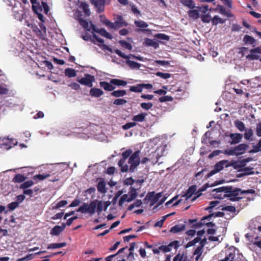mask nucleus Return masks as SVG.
Wrapping results in <instances>:
<instances>
[{"mask_svg": "<svg viewBox=\"0 0 261 261\" xmlns=\"http://www.w3.org/2000/svg\"><path fill=\"white\" fill-rule=\"evenodd\" d=\"M221 191H225L226 197L231 201H238L243 198V195L245 194H254L255 191L253 189L242 190L239 188L232 186H223L220 189Z\"/></svg>", "mask_w": 261, "mask_h": 261, "instance_id": "nucleus-1", "label": "nucleus"}, {"mask_svg": "<svg viewBox=\"0 0 261 261\" xmlns=\"http://www.w3.org/2000/svg\"><path fill=\"white\" fill-rule=\"evenodd\" d=\"M103 204L102 201L98 200H94L91 201L89 204L84 202L79 207L76 212H81L82 214L88 213L90 215H92L95 213L96 208L97 212L100 213L103 210V208H104Z\"/></svg>", "mask_w": 261, "mask_h": 261, "instance_id": "nucleus-2", "label": "nucleus"}, {"mask_svg": "<svg viewBox=\"0 0 261 261\" xmlns=\"http://www.w3.org/2000/svg\"><path fill=\"white\" fill-rule=\"evenodd\" d=\"M140 154V151L139 150L132 153L128 158L127 162L128 164H129V166L127 164H125L124 166L122 167L121 172H134L141 163Z\"/></svg>", "mask_w": 261, "mask_h": 261, "instance_id": "nucleus-3", "label": "nucleus"}, {"mask_svg": "<svg viewBox=\"0 0 261 261\" xmlns=\"http://www.w3.org/2000/svg\"><path fill=\"white\" fill-rule=\"evenodd\" d=\"M224 215V213L221 212H218L216 213H213L209 214L207 216H205L203 217L200 220V222H197L196 219H189V222L191 224H192V227L194 228H200L202 226L203 224L205 223V220L210 219L213 216L216 217H222Z\"/></svg>", "mask_w": 261, "mask_h": 261, "instance_id": "nucleus-4", "label": "nucleus"}, {"mask_svg": "<svg viewBox=\"0 0 261 261\" xmlns=\"http://www.w3.org/2000/svg\"><path fill=\"white\" fill-rule=\"evenodd\" d=\"M232 166L228 160H223L217 163L214 166L213 169L212 170L206 175V178H209L216 173L222 170L224 167L227 168Z\"/></svg>", "mask_w": 261, "mask_h": 261, "instance_id": "nucleus-5", "label": "nucleus"}, {"mask_svg": "<svg viewBox=\"0 0 261 261\" xmlns=\"http://www.w3.org/2000/svg\"><path fill=\"white\" fill-rule=\"evenodd\" d=\"M103 23L107 26H108L109 28L114 29H117L122 27L123 26L126 27L127 25V23L123 21V18L121 16H119L117 20L114 23L111 22L108 19H105V20L103 21Z\"/></svg>", "mask_w": 261, "mask_h": 261, "instance_id": "nucleus-6", "label": "nucleus"}, {"mask_svg": "<svg viewBox=\"0 0 261 261\" xmlns=\"http://www.w3.org/2000/svg\"><path fill=\"white\" fill-rule=\"evenodd\" d=\"M76 81L81 85L88 87H92L93 86L92 82L94 81V77L89 74H85L84 77L82 78L77 77Z\"/></svg>", "mask_w": 261, "mask_h": 261, "instance_id": "nucleus-7", "label": "nucleus"}, {"mask_svg": "<svg viewBox=\"0 0 261 261\" xmlns=\"http://www.w3.org/2000/svg\"><path fill=\"white\" fill-rule=\"evenodd\" d=\"M162 196V193L160 192L155 194V192H148L144 198V200L150 201V206H152L155 204Z\"/></svg>", "mask_w": 261, "mask_h": 261, "instance_id": "nucleus-8", "label": "nucleus"}, {"mask_svg": "<svg viewBox=\"0 0 261 261\" xmlns=\"http://www.w3.org/2000/svg\"><path fill=\"white\" fill-rule=\"evenodd\" d=\"M250 54L246 56V59L249 60H258L259 58V56L256 54H261V45L258 47H254L249 50Z\"/></svg>", "mask_w": 261, "mask_h": 261, "instance_id": "nucleus-9", "label": "nucleus"}, {"mask_svg": "<svg viewBox=\"0 0 261 261\" xmlns=\"http://www.w3.org/2000/svg\"><path fill=\"white\" fill-rule=\"evenodd\" d=\"M242 41L244 45L251 46L252 47H254L258 44L257 40L249 35H245Z\"/></svg>", "mask_w": 261, "mask_h": 261, "instance_id": "nucleus-10", "label": "nucleus"}, {"mask_svg": "<svg viewBox=\"0 0 261 261\" xmlns=\"http://www.w3.org/2000/svg\"><path fill=\"white\" fill-rule=\"evenodd\" d=\"M132 154V150L130 149H127L124 152L122 153V158L119 161L118 165L120 168L121 171L122 167L124 166L125 164L126 160L130 157Z\"/></svg>", "mask_w": 261, "mask_h": 261, "instance_id": "nucleus-11", "label": "nucleus"}, {"mask_svg": "<svg viewBox=\"0 0 261 261\" xmlns=\"http://www.w3.org/2000/svg\"><path fill=\"white\" fill-rule=\"evenodd\" d=\"M114 53H116L117 55H118L120 57H121L125 59H129L130 58H132L133 59H136V60H139L140 61H144V58L143 57L137 56L136 55H132V54H129V55H126L118 49H115Z\"/></svg>", "mask_w": 261, "mask_h": 261, "instance_id": "nucleus-12", "label": "nucleus"}, {"mask_svg": "<svg viewBox=\"0 0 261 261\" xmlns=\"http://www.w3.org/2000/svg\"><path fill=\"white\" fill-rule=\"evenodd\" d=\"M226 136H229L231 141H229V143L231 145L236 144L240 143L242 139L243 136L239 133L230 134L229 135H226Z\"/></svg>", "mask_w": 261, "mask_h": 261, "instance_id": "nucleus-13", "label": "nucleus"}, {"mask_svg": "<svg viewBox=\"0 0 261 261\" xmlns=\"http://www.w3.org/2000/svg\"><path fill=\"white\" fill-rule=\"evenodd\" d=\"M91 3L94 4L97 13H100L104 11L105 0H93Z\"/></svg>", "mask_w": 261, "mask_h": 261, "instance_id": "nucleus-14", "label": "nucleus"}, {"mask_svg": "<svg viewBox=\"0 0 261 261\" xmlns=\"http://www.w3.org/2000/svg\"><path fill=\"white\" fill-rule=\"evenodd\" d=\"M222 187H219L216 189H214L212 191V194L215 198H218L220 199H223L224 198H226V193L225 191H221V189Z\"/></svg>", "mask_w": 261, "mask_h": 261, "instance_id": "nucleus-15", "label": "nucleus"}, {"mask_svg": "<svg viewBox=\"0 0 261 261\" xmlns=\"http://www.w3.org/2000/svg\"><path fill=\"white\" fill-rule=\"evenodd\" d=\"M25 24L32 29L34 32H35L37 36L39 37L40 38H44V34H43L42 31L38 28L37 25L35 24H32L29 23L28 21H25Z\"/></svg>", "mask_w": 261, "mask_h": 261, "instance_id": "nucleus-16", "label": "nucleus"}, {"mask_svg": "<svg viewBox=\"0 0 261 261\" xmlns=\"http://www.w3.org/2000/svg\"><path fill=\"white\" fill-rule=\"evenodd\" d=\"M248 148V145L246 144H240L234 147L236 151V155H241L244 153L245 150Z\"/></svg>", "mask_w": 261, "mask_h": 261, "instance_id": "nucleus-17", "label": "nucleus"}, {"mask_svg": "<svg viewBox=\"0 0 261 261\" xmlns=\"http://www.w3.org/2000/svg\"><path fill=\"white\" fill-rule=\"evenodd\" d=\"M139 190V187L135 186V187H131L130 191L128 192L129 199L128 202H130L135 199L138 196L137 191Z\"/></svg>", "mask_w": 261, "mask_h": 261, "instance_id": "nucleus-18", "label": "nucleus"}, {"mask_svg": "<svg viewBox=\"0 0 261 261\" xmlns=\"http://www.w3.org/2000/svg\"><path fill=\"white\" fill-rule=\"evenodd\" d=\"M196 190L197 186L196 185H192L188 188L186 192L182 195V197H185L186 200H188L194 194Z\"/></svg>", "mask_w": 261, "mask_h": 261, "instance_id": "nucleus-19", "label": "nucleus"}, {"mask_svg": "<svg viewBox=\"0 0 261 261\" xmlns=\"http://www.w3.org/2000/svg\"><path fill=\"white\" fill-rule=\"evenodd\" d=\"M186 228L185 224H179L173 226L169 232L173 233H177L184 230Z\"/></svg>", "mask_w": 261, "mask_h": 261, "instance_id": "nucleus-20", "label": "nucleus"}, {"mask_svg": "<svg viewBox=\"0 0 261 261\" xmlns=\"http://www.w3.org/2000/svg\"><path fill=\"white\" fill-rule=\"evenodd\" d=\"M103 94V91L98 88H93L90 90V95L94 97H99Z\"/></svg>", "mask_w": 261, "mask_h": 261, "instance_id": "nucleus-21", "label": "nucleus"}, {"mask_svg": "<svg viewBox=\"0 0 261 261\" xmlns=\"http://www.w3.org/2000/svg\"><path fill=\"white\" fill-rule=\"evenodd\" d=\"M146 113H141L133 117L132 120L135 122H142L145 121Z\"/></svg>", "mask_w": 261, "mask_h": 261, "instance_id": "nucleus-22", "label": "nucleus"}, {"mask_svg": "<svg viewBox=\"0 0 261 261\" xmlns=\"http://www.w3.org/2000/svg\"><path fill=\"white\" fill-rule=\"evenodd\" d=\"M100 86L103 88L106 91H112L115 89V87L112 85L111 83H109L107 82H100L99 83Z\"/></svg>", "mask_w": 261, "mask_h": 261, "instance_id": "nucleus-23", "label": "nucleus"}, {"mask_svg": "<svg viewBox=\"0 0 261 261\" xmlns=\"http://www.w3.org/2000/svg\"><path fill=\"white\" fill-rule=\"evenodd\" d=\"M126 64L132 69H139L141 66V64L133 61L129 60L128 59H126Z\"/></svg>", "mask_w": 261, "mask_h": 261, "instance_id": "nucleus-24", "label": "nucleus"}, {"mask_svg": "<svg viewBox=\"0 0 261 261\" xmlns=\"http://www.w3.org/2000/svg\"><path fill=\"white\" fill-rule=\"evenodd\" d=\"M180 3L185 6L193 9L196 7L195 3L193 0H180Z\"/></svg>", "mask_w": 261, "mask_h": 261, "instance_id": "nucleus-25", "label": "nucleus"}, {"mask_svg": "<svg viewBox=\"0 0 261 261\" xmlns=\"http://www.w3.org/2000/svg\"><path fill=\"white\" fill-rule=\"evenodd\" d=\"M238 171H243L244 175H245L246 176L253 175L254 174L253 168L251 167L250 166L245 167L243 169H240L238 170Z\"/></svg>", "mask_w": 261, "mask_h": 261, "instance_id": "nucleus-26", "label": "nucleus"}, {"mask_svg": "<svg viewBox=\"0 0 261 261\" xmlns=\"http://www.w3.org/2000/svg\"><path fill=\"white\" fill-rule=\"evenodd\" d=\"M189 16L194 20L197 19L200 17L199 10H190L188 11Z\"/></svg>", "mask_w": 261, "mask_h": 261, "instance_id": "nucleus-27", "label": "nucleus"}, {"mask_svg": "<svg viewBox=\"0 0 261 261\" xmlns=\"http://www.w3.org/2000/svg\"><path fill=\"white\" fill-rule=\"evenodd\" d=\"M67 245V243L66 242H62L60 243H53L50 244L47 247V249H53L57 248H60L62 247H65Z\"/></svg>", "mask_w": 261, "mask_h": 261, "instance_id": "nucleus-28", "label": "nucleus"}, {"mask_svg": "<svg viewBox=\"0 0 261 261\" xmlns=\"http://www.w3.org/2000/svg\"><path fill=\"white\" fill-rule=\"evenodd\" d=\"M65 75L69 78L74 77L76 75V72L75 69L68 68L65 70Z\"/></svg>", "mask_w": 261, "mask_h": 261, "instance_id": "nucleus-29", "label": "nucleus"}, {"mask_svg": "<svg viewBox=\"0 0 261 261\" xmlns=\"http://www.w3.org/2000/svg\"><path fill=\"white\" fill-rule=\"evenodd\" d=\"M126 94V91L124 90H118L113 91L111 93V95L116 97H122Z\"/></svg>", "mask_w": 261, "mask_h": 261, "instance_id": "nucleus-30", "label": "nucleus"}, {"mask_svg": "<svg viewBox=\"0 0 261 261\" xmlns=\"http://www.w3.org/2000/svg\"><path fill=\"white\" fill-rule=\"evenodd\" d=\"M111 84H112L117 86H125L127 85V82L124 80L117 79H113L110 80Z\"/></svg>", "mask_w": 261, "mask_h": 261, "instance_id": "nucleus-31", "label": "nucleus"}, {"mask_svg": "<svg viewBox=\"0 0 261 261\" xmlns=\"http://www.w3.org/2000/svg\"><path fill=\"white\" fill-rule=\"evenodd\" d=\"M26 177L21 174H17L13 178L12 181L14 183H20L24 181Z\"/></svg>", "mask_w": 261, "mask_h": 261, "instance_id": "nucleus-32", "label": "nucleus"}, {"mask_svg": "<svg viewBox=\"0 0 261 261\" xmlns=\"http://www.w3.org/2000/svg\"><path fill=\"white\" fill-rule=\"evenodd\" d=\"M145 43L146 46H152L155 48H156L159 47V43L151 39H146L145 40Z\"/></svg>", "mask_w": 261, "mask_h": 261, "instance_id": "nucleus-33", "label": "nucleus"}, {"mask_svg": "<svg viewBox=\"0 0 261 261\" xmlns=\"http://www.w3.org/2000/svg\"><path fill=\"white\" fill-rule=\"evenodd\" d=\"M106 182L103 180L99 181L97 185L98 191L101 193H105L106 192Z\"/></svg>", "mask_w": 261, "mask_h": 261, "instance_id": "nucleus-34", "label": "nucleus"}, {"mask_svg": "<svg viewBox=\"0 0 261 261\" xmlns=\"http://www.w3.org/2000/svg\"><path fill=\"white\" fill-rule=\"evenodd\" d=\"M213 25H216L219 23L223 24L225 22V20L220 18L218 15H215L211 20Z\"/></svg>", "mask_w": 261, "mask_h": 261, "instance_id": "nucleus-35", "label": "nucleus"}, {"mask_svg": "<svg viewBox=\"0 0 261 261\" xmlns=\"http://www.w3.org/2000/svg\"><path fill=\"white\" fill-rule=\"evenodd\" d=\"M203 250H201L199 248H196L194 250L193 252V255H195V261H201V260L202 259V258L201 257L203 253Z\"/></svg>", "mask_w": 261, "mask_h": 261, "instance_id": "nucleus-36", "label": "nucleus"}, {"mask_svg": "<svg viewBox=\"0 0 261 261\" xmlns=\"http://www.w3.org/2000/svg\"><path fill=\"white\" fill-rule=\"evenodd\" d=\"M232 166H233V167L235 169H243L245 167H246V163L245 162H244V160H242L240 161H238L234 164H231Z\"/></svg>", "mask_w": 261, "mask_h": 261, "instance_id": "nucleus-37", "label": "nucleus"}, {"mask_svg": "<svg viewBox=\"0 0 261 261\" xmlns=\"http://www.w3.org/2000/svg\"><path fill=\"white\" fill-rule=\"evenodd\" d=\"M62 231L61 230V228L60 227L59 225H56L55 227H54L50 231V234L51 236H59Z\"/></svg>", "mask_w": 261, "mask_h": 261, "instance_id": "nucleus-38", "label": "nucleus"}, {"mask_svg": "<svg viewBox=\"0 0 261 261\" xmlns=\"http://www.w3.org/2000/svg\"><path fill=\"white\" fill-rule=\"evenodd\" d=\"M234 123L236 127L240 131L243 132L246 129L244 123L243 122H242L241 121L237 120L234 121Z\"/></svg>", "mask_w": 261, "mask_h": 261, "instance_id": "nucleus-39", "label": "nucleus"}, {"mask_svg": "<svg viewBox=\"0 0 261 261\" xmlns=\"http://www.w3.org/2000/svg\"><path fill=\"white\" fill-rule=\"evenodd\" d=\"M135 25L140 29L146 28L148 24L143 20H135L134 22Z\"/></svg>", "mask_w": 261, "mask_h": 261, "instance_id": "nucleus-40", "label": "nucleus"}, {"mask_svg": "<svg viewBox=\"0 0 261 261\" xmlns=\"http://www.w3.org/2000/svg\"><path fill=\"white\" fill-rule=\"evenodd\" d=\"M98 33L106 38L110 39L112 38V35L109 33L107 32V31L104 28L99 29V30H98Z\"/></svg>", "mask_w": 261, "mask_h": 261, "instance_id": "nucleus-41", "label": "nucleus"}, {"mask_svg": "<svg viewBox=\"0 0 261 261\" xmlns=\"http://www.w3.org/2000/svg\"><path fill=\"white\" fill-rule=\"evenodd\" d=\"M80 24L87 31L91 30V27L89 25L88 22L86 20L81 19L79 21Z\"/></svg>", "mask_w": 261, "mask_h": 261, "instance_id": "nucleus-42", "label": "nucleus"}, {"mask_svg": "<svg viewBox=\"0 0 261 261\" xmlns=\"http://www.w3.org/2000/svg\"><path fill=\"white\" fill-rule=\"evenodd\" d=\"M34 182L32 180H28L26 181L23 182L22 184H21L20 186V188L21 189H26L34 185Z\"/></svg>", "mask_w": 261, "mask_h": 261, "instance_id": "nucleus-43", "label": "nucleus"}, {"mask_svg": "<svg viewBox=\"0 0 261 261\" xmlns=\"http://www.w3.org/2000/svg\"><path fill=\"white\" fill-rule=\"evenodd\" d=\"M142 204V202L141 200H136L133 203L130 204L127 208L128 211L132 210L135 207H139Z\"/></svg>", "mask_w": 261, "mask_h": 261, "instance_id": "nucleus-44", "label": "nucleus"}, {"mask_svg": "<svg viewBox=\"0 0 261 261\" xmlns=\"http://www.w3.org/2000/svg\"><path fill=\"white\" fill-rule=\"evenodd\" d=\"M50 176L49 174H43L35 175L33 177V179L35 180H42Z\"/></svg>", "mask_w": 261, "mask_h": 261, "instance_id": "nucleus-45", "label": "nucleus"}, {"mask_svg": "<svg viewBox=\"0 0 261 261\" xmlns=\"http://www.w3.org/2000/svg\"><path fill=\"white\" fill-rule=\"evenodd\" d=\"M244 138L247 140H251V137L253 136V132L251 128H247L245 130Z\"/></svg>", "mask_w": 261, "mask_h": 261, "instance_id": "nucleus-46", "label": "nucleus"}, {"mask_svg": "<svg viewBox=\"0 0 261 261\" xmlns=\"http://www.w3.org/2000/svg\"><path fill=\"white\" fill-rule=\"evenodd\" d=\"M119 43L123 47L125 48L128 49V50H132V45L130 43L127 42V41L125 40H120L119 41Z\"/></svg>", "mask_w": 261, "mask_h": 261, "instance_id": "nucleus-47", "label": "nucleus"}, {"mask_svg": "<svg viewBox=\"0 0 261 261\" xmlns=\"http://www.w3.org/2000/svg\"><path fill=\"white\" fill-rule=\"evenodd\" d=\"M129 90L134 92H141L142 91L141 84H138L136 86H130Z\"/></svg>", "mask_w": 261, "mask_h": 261, "instance_id": "nucleus-48", "label": "nucleus"}, {"mask_svg": "<svg viewBox=\"0 0 261 261\" xmlns=\"http://www.w3.org/2000/svg\"><path fill=\"white\" fill-rule=\"evenodd\" d=\"M155 75L157 76L160 77L164 79H167L171 76V74L169 73H163L162 72H157L155 73Z\"/></svg>", "mask_w": 261, "mask_h": 261, "instance_id": "nucleus-49", "label": "nucleus"}, {"mask_svg": "<svg viewBox=\"0 0 261 261\" xmlns=\"http://www.w3.org/2000/svg\"><path fill=\"white\" fill-rule=\"evenodd\" d=\"M141 108L145 110H149L153 107L151 102H142L140 104Z\"/></svg>", "mask_w": 261, "mask_h": 261, "instance_id": "nucleus-50", "label": "nucleus"}, {"mask_svg": "<svg viewBox=\"0 0 261 261\" xmlns=\"http://www.w3.org/2000/svg\"><path fill=\"white\" fill-rule=\"evenodd\" d=\"M154 37L156 38H158L159 39H160V40H166V41H168L170 39V38L169 37L165 34H162V33H158V34H156Z\"/></svg>", "mask_w": 261, "mask_h": 261, "instance_id": "nucleus-51", "label": "nucleus"}, {"mask_svg": "<svg viewBox=\"0 0 261 261\" xmlns=\"http://www.w3.org/2000/svg\"><path fill=\"white\" fill-rule=\"evenodd\" d=\"M128 195H129L128 194H125L123 195L121 197V198L119 201V206H122L125 201L128 202V199H129Z\"/></svg>", "mask_w": 261, "mask_h": 261, "instance_id": "nucleus-52", "label": "nucleus"}, {"mask_svg": "<svg viewBox=\"0 0 261 261\" xmlns=\"http://www.w3.org/2000/svg\"><path fill=\"white\" fill-rule=\"evenodd\" d=\"M200 18L202 21L204 23H208L212 20L211 18V15L209 14L202 15H201Z\"/></svg>", "mask_w": 261, "mask_h": 261, "instance_id": "nucleus-53", "label": "nucleus"}, {"mask_svg": "<svg viewBox=\"0 0 261 261\" xmlns=\"http://www.w3.org/2000/svg\"><path fill=\"white\" fill-rule=\"evenodd\" d=\"M173 100V98L171 96H164L160 97L159 100L161 102H164L166 101H172Z\"/></svg>", "mask_w": 261, "mask_h": 261, "instance_id": "nucleus-54", "label": "nucleus"}, {"mask_svg": "<svg viewBox=\"0 0 261 261\" xmlns=\"http://www.w3.org/2000/svg\"><path fill=\"white\" fill-rule=\"evenodd\" d=\"M127 102V100L124 99H116L113 101L115 105L120 106L125 105Z\"/></svg>", "mask_w": 261, "mask_h": 261, "instance_id": "nucleus-55", "label": "nucleus"}, {"mask_svg": "<svg viewBox=\"0 0 261 261\" xmlns=\"http://www.w3.org/2000/svg\"><path fill=\"white\" fill-rule=\"evenodd\" d=\"M168 246L169 248H171V249L172 247L175 249H177L179 247V242L178 241H173L169 243Z\"/></svg>", "mask_w": 261, "mask_h": 261, "instance_id": "nucleus-56", "label": "nucleus"}, {"mask_svg": "<svg viewBox=\"0 0 261 261\" xmlns=\"http://www.w3.org/2000/svg\"><path fill=\"white\" fill-rule=\"evenodd\" d=\"M137 125L136 122H130L128 123H126L125 124L122 126V128L124 130L128 129L131 127L135 126Z\"/></svg>", "mask_w": 261, "mask_h": 261, "instance_id": "nucleus-57", "label": "nucleus"}, {"mask_svg": "<svg viewBox=\"0 0 261 261\" xmlns=\"http://www.w3.org/2000/svg\"><path fill=\"white\" fill-rule=\"evenodd\" d=\"M67 204L66 200H61L56 204V205L53 207V209H58L61 207L66 205Z\"/></svg>", "mask_w": 261, "mask_h": 261, "instance_id": "nucleus-58", "label": "nucleus"}, {"mask_svg": "<svg viewBox=\"0 0 261 261\" xmlns=\"http://www.w3.org/2000/svg\"><path fill=\"white\" fill-rule=\"evenodd\" d=\"M18 205L19 204L18 202H12L8 204V208L9 209L10 211H13L18 206Z\"/></svg>", "mask_w": 261, "mask_h": 261, "instance_id": "nucleus-59", "label": "nucleus"}, {"mask_svg": "<svg viewBox=\"0 0 261 261\" xmlns=\"http://www.w3.org/2000/svg\"><path fill=\"white\" fill-rule=\"evenodd\" d=\"M31 3L32 4V9L35 13H37V9L39 4L37 3V0H30Z\"/></svg>", "mask_w": 261, "mask_h": 261, "instance_id": "nucleus-60", "label": "nucleus"}, {"mask_svg": "<svg viewBox=\"0 0 261 261\" xmlns=\"http://www.w3.org/2000/svg\"><path fill=\"white\" fill-rule=\"evenodd\" d=\"M206 188H204V187L201 188V189H200L198 191H196L195 193H194L195 194V197L192 199V201H194L196 199L198 198L199 197H200L201 195V192L202 191H204V190H205Z\"/></svg>", "mask_w": 261, "mask_h": 261, "instance_id": "nucleus-61", "label": "nucleus"}, {"mask_svg": "<svg viewBox=\"0 0 261 261\" xmlns=\"http://www.w3.org/2000/svg\"><path fill=\"white\" fill-rule=\"evenodd\" d=\"M222 210H223V211H226L230 212H232V213H235L236 211V208L233 206L228 205V206H226L223 207L222 208Z\"/></svg>", "mask_w": 261, "mask_h": 261, "instance_id": "nucleus-62", "label": "nucleus"}, {"mask_svg": "<svg viewBox=\"0 0 261 261\" xmlns=\"http://www.w3.org/2000/svg\"><path fill=\"white\" fill-rule=\"evenodd\" d=\"M185 257H184V254L180 255L179 253L177 254L173 258V261H182Z\"/></svg>", "mask_w": 261, "mask_h": 261, "instance_id": "nucleus-63", "label": "nucleus"}, {"mask_svg": "<svg viewBox=\"0 0 261 261\" xmlns=\"http://www.w3.org/2000/svg\"><path fill=\"white\" fill-rule=\"evenodd\" d=\"M256 134L258 137H261V122L256 124Z\"/></svg>", "mask_w": 261, "mask_h": 261, "instance_id": "nucleus-64", "label": "nucleus"}]
</instances>
